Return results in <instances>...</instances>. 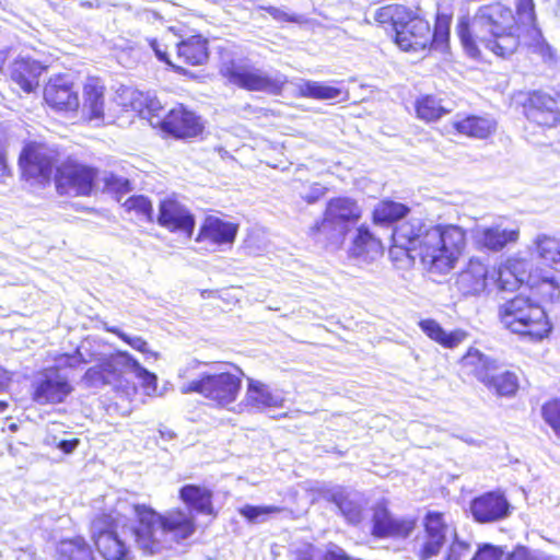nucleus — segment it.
I'll return each mask as SVG.
<instances>
[{
	"instance_id": "nucleus-1",
	"label": "nucleus",
	"mask_w": 560,
	"mask_h": 560,
	"mask_svg": "<svg viewBox=\"0 0 560 560\" xmlns=\"http://www.w3.org/2000/svg\"><path fill=\"white\" fill-rule=\"evenodd\" d=\"M392 240L389 256L394 262L412 265L418 259L429 273L446 275L463 254L467 234L456 224L412 218L394 228Z\"/></svg>"
},
{
	"instance_id": "nucleus-2",
	"label": "nucleus",
	"mask_w": 560,
	"mask_h": 560,
	"mask_svg": "<svg viewBox=\"0 0 560 560\" xmlns=\"http://www.w3.org/2000/svg\"><path fill=\"white\" fill-rule=\"evenodd\" d=\"M455 31L464 51L476 60L483 58V49L498 58L510 59L523 46L516 10L502 1L482 4L471 16H460Z\"/></svg>"
},
{
	"instance_id": "nucleus-3",
	"label": "nucleus",
	"mask_w": 560,
	"mask_h": 560,
	"mask_svg": "<svg viewBox=\"0 0 560 560\" xmlns=\"http://www.w3.org/2000/svg\"><path fill=\"white\" fill-rule=\"evenodd\" d=\"M374 20L394 32V43L401 50L445 52L450 48L453 20L450 13L438 12L431 27L429 21L411 8L390 3L377 9Z\"/></svg>"
},
{
	"instance_id": "nucleus-4",
	"label": "nucleus",
	"mask_w": 560,
	"mask_h": 560,
	"mask_svg": "<svg viewBox=\"0 0 560 560\" xmlns=\"http://www.w3.org/2000/svg\"><path fill=\"white\" fill-rule=\"evenodd\" d=\"M533 298L516 294L498 308L502 326L522 340L540 342L549 337L552 324L540 302H552L560 294L558 282L552 277L542 276L535 269L527 285Z\"/></svg>"
},
{
	"instance_id": "nucleus-5",
	"label": "nucleus",
	"mask_w": 560,
	"mask_h": 560,
	"mask_svg": "<svg viewBox=\"0 0 560 560\" xmlns=\"http://www.w3.org/2000/svg\"><path fill=\"white\" fill-rule=\"evenodd\" d=\"M135 523L130 528L133 541L145 556L170 549L172 542L182 544L195 535L196 518L179 506L161 513L148 504L132 505Z\"/></svg>"
},
{
	"instance_id": "nucleus-6",
	"label": "nucleus",
	"mask_w": 560,
	"mask_h": 560,
	"mask_svg": "<svg viewBox=\"0 0 560 560\" xmlns=\"http://www.w3.org/2000/svg\"><path fill=\"white\" fill-rule=\"evenodd\" d=\"M515 108L526 119L528 138L537 144H550L540 139L560 126V105L556 96L544 90H523L513 94Z\"/></svg>"
},
{
	"instance_id": "nucleus-7",
	"label": "nucleus",
	"mask_w": 560,
	"mask_h": 560,
	"mask_svg": "<svg viewBox=\"0 0 560 560\" xmlns=\"http://www.w3.org/2000/svg\"><path fill=\"white\" fill-rule=\"evenodd\" d=\"M362 208L357 199L335 196L326 202L323 215L308 230L316 242L331 243L336 237L345 240L350 230L362 219Z\"/></svg>"
},
{
	"instance_id": "nucleus-8",
	"label": "nucleus",
	"mask_w": 560,
	"mask_h": 560,
	"mask_svg": "<svg viewBox=\"0 0 560 560\" xmlns=\"http://www.w3.org/2000/svg\"><path fill=\"white\" fill-rule=\"evenodd\" d=\"M120 520L114 510H102L90 521V539L101 560H132L130 544L118 533Z\"/></svg>"
},
{
	"instance_id": "nucleus-9",
	"label": "nucleus",
	"mask_w": 560,
	"mask_h": 560,
	"mask_svg": "<svg viewBox=\"0 0 560 560\" xmlns=\"http://www.w3.org/2000/svg\"><path fill=\"white\" fill-rule=\"evenodd\" d=\"M233 371L203 373L188 382L182 389L184 394L197 393L218 408L235 402L241 394L243 370L231 364Z\"/></svg>"
},
{
	"instance_id": "nucleus-10",
	"label": "nucleus",
	"mask_w": 560,
	"mask_h": 560,
	"mask_svg": "<svg viewBox=\"0 0 560 560\" xmlns=\"http://www.w3.org/2000/svg\"><path fill=\"white\" fill-rule=\"evenodd\" d=\"M98 177L97 167L68 156L56 167L54 184L61 196L90 197L97 188Z\"/></svg>"
},
{
	"instance_id": "nucleus-11",
	"label": "nucleus",
	"mask_w": 560,
	"mask_h": 560,
	"mask_svg": "<svg viewBox=\"0 0 560 560\" xmlns=\"http://www.w3.org/2000/svg\"><path fill=\"white\" fill-rule=\"evenodd\" d=\"M194 15L186 14L167 31L179 40L175 45L177 59L187 67H202L210 59V43L207 36L196 31Z\"/></svg>"
},
{
	"instance_id": "nucleus-12",
	"label": "nucleus",
	"mask_w": 560,
	"mask_h": 560,
	"mask_svg": "<svg viewBox=\"0 0 560 560\" xmlns=\"http://www.w3.org/2000/svg\"><path fill=\"white\" fill-rule=\"evenodd\" d=\"M219 73L238 89L270 95H281L287 83L282 77H271L252 65H241L235 60L222 62Z\"/></svg>"
},
{
	"instance_id": "nucleus-13",
	"label": "nucleus",
	"mask_w": 560,
	"mask_h": 560,
	"mask_svg": "<svg viewBox=\"0 0 560 560\" xmlns=\"http://www.w3.org/2000/svg\"><path fill=\"white\" fill-rule=\"evenodd\" d=\"M450 528L445 512L428 510L421 520V532L412 539V552L417 560L439 557L447 542Z\"/></svg>"
},
{
	"instance_id": "nucleus-14",
	"label": "nucleus",
	"mask_w": 560,
	"mask_h": 560,
	"mask_svg": "<svg viewBox=\"0 0 560 560\" xmlns=\"http://www.w3.org/2000/svg\"><path fill=\"white\" fill-rule=\"evenodd\" d=\"M156 130L166 139L194 141L203 137L206 122L195 109L184 103H176L159 119Z\"/></svg>"
},
{
	"instance_id": "nucleus-15",
	"label": "nucleus",
	"mask_w": 560,
	"mask_h": 560,
	"mask_svg": "<svg viewBox=\"0 0 560 560\" xmlns=\"http://www.w3.org/2000/svg\"><path fill=\"white\" fill-rule=\"evenodd\" d=\"M58 158L56 148L43 141L28 140L19 153L18 165L24 178L49 184L54 180Z\"/></svg>"
},
{
	"instance_id": "nucleus-16",
	"label": "nucleus",
	"mask_w": 560,
	"mask_h": 560,
	"mask_svg": "<svg viewBox=\"0 0 560 560\" xmlns=\"http://www.w3.org/2000/svg\"><path fill=\"white\" fill-rule=\"evenodd\" d=\"M517 32L525 33L526 46L532 55L537 56L544 63L555 65L558 61L556 49L546 40L538 25L536 4L534 0H515Z\"/></svg>"
},
{
	"instance_id": "nucleus-17",
	"label": "nucleus",
	"mask_w": 560,
	"mask_h": 560,
	"mask_svg": "<svg viewBox=\"0 0 560 560\" xmlns=\"http://www.w3.org/2000/svg\"><path fill=\"white\" fill-rule=\"evenodd\" d=\"M132 355L117 350L98 360L83 374L82 381L89 387L114 385L120 387L125 381V373L130 370Z\"/></svg>"
},
{
	"instance_id": "nucleus-18",
	"label": "nucleus",
	"mask_w": 560,
	"mask_h": 560,
	"mask_svg": "<svg viewBox=\"0 0 560 560\" xmlns=\"http://www.w3.org/2000/svg\"><path fill=\"white\" fill-rule=\"evenodd\" d=\"M43 101L57 113L78 112L80 108L79 93L74 82L67 73L51 75L44 84Z\"/></svg>"
},
{
	"instance_id": "nucleus-19",
	"label": "nucleus",
	"mask_w": 560,
	"mask_h": 560,
	"mask_svg": "<svg viewBox=\"0 0 560 560\" xmlns=\"http://www.w3.org/2000/svg\"><path fill=\"white\" fill-rule=\"evenodd\" d=\"M156 222L168 232L183 234L187 238H191L196 225L195 215L175 195L159 202Z\"/></svg>"
},
{
	"instance_id": "nucleus-20",
	"label": "nucleus",
	"mask_w": 560,
	"mask_h": 560,
	"mask_svg": "<svg viewBox=\"0 0 560 560\" xmlns=\"http://www.w3.org/2000/svg\"><path fill=\"white\" fill-rule=\"evenodd\" d=\"M48 66L32 58L18 56L11 60L3 71L5 78L23 93H35L40 86V80Z\"/></svg>"
},
{
	"instance_id": "nucleus-21",
	"label": "nucleus",
	"mask_w": 560,
	"mask_h": 560,
	"mask_svg": "<svg viewBox=\"0 0 560 560\" xmlns=\"http://www.w3.org/2000/svg\"><path fill=\"white\" fill-rule=\"evenodd\" d=\"M534 269L523 257L510 256L491 268V281L502 291H517L527 287Z\"/></svg>"
},
{
	"instance_id": "nucleus-22",
	"label": "nucleus",
	"mask_w": 560,
	"mask_h": 560,
	"mask_svg": "<svg viewBox=\"0 0 560 560\" xmlns=\"http://www.w3.org/2000/svg\"><path fill=\"white\" fill-rule=\"evenodd\" d=\"M417 527L415 517L396 518L385 503L373 508L371 535L375 538H408Z\"/></svg>"
},
{
	"instance_id": "nucleus-23",
	"label": "nucleus",
	"mask_w": 560,
	"mask_h": 560,
	"mask_svg": "<svg viewBox=\"0 0 560 560\" xmlns=\"http://www.w3.org/2000/svg\"><path fill=\"white\" fill-rule=\"evenodd\" d=\"M470 513L479 524L494 523L511 514V505L501 491H488L470 501Z\"/></svg>"
},
{
	"instance_id": "nucleus-24",
	"label": "nucleus",
	"mask_w": 560,
	"mask_h": 560,
	"mask_svg": "<svg viewBox=\"0 0 560 560\" xmlns=\"http://www.w3.org/2000/svg\"><path fill=\"white\" fill-rule=\"evenodd\" d=\"M73 392V386L65 376L43 373L32 385L31 398L40 406L59 405Z\"/></svg>"
},
{
	"instance_id": "nucleus-25",
	"label": "nucleus",
	"mask_w": 560,
	"mask_h": 560,
	"mask_svg": "<svg viewBox=\"0 0 560 560\" xmlns=\"http://www.w3.org/2000/svg\"><path fill=\"white\" fill-rule=\"evenodd\" d=\"M106 85L102 78L89 75L82 84L81 117L85 121H101L106 113Z\"/></svg>"
},
{
	"instance_id": "nucleus-26",
	"label": "nucleus",
	"mask_w": 560,
	"mask_h": 560,
	"mask_svg": "<svg viewBox=\"0 0 560 560\" xmlns=\"http://www.w3.org/2000/svg\"><path fill=\"white\" fill-rule=\"evenodd\" d=\"M213 491L198 483H185L178 489V500L190 514H200L215 518L218 510L213 503Z\"/></svg>"
},
{
	"instance_id": "nucleus-27",
	"label": "nucleus",
	"mask_w": 560,
	"mask_h": 560,
	"mask_svg": "<svg viewBox=\"0 0 560 560\" xmlns=\"http://www.w3.org/2000/svg\"><path fill=\"white\" fill-rule=\"evenodd\" d=\"M455 135L469 139L488 140L498 129V122L489 115L464 114L457 115L451 122Z\"/></svg>"
},
{
	"instance_id": "nucleus-28",
	"label": "nucleus",
	"mask_w": 560,
	"mask_h": 560,
	"mask_svg": "<svg viewBox=\"0 0 560 560\" xmlns=\"http://www.w3.org/2000/svg\"><path fill=\"white\" fill-rule=\"evenodd\" d=\"M238 232V224L224 221L214 215H207L198 230L196 242H208L213 245L233 244Z\"/></svg>"
},
{
	"instance_id": "nucleus-29",
	"label": "nucleus",
	"mask_w": 560,
	"mask_h": 560,
	"mask_svg": "<svg viewBox=\"0 0 560 560\" xmlns=\"http://www.w3.org/2000/svg\"><path fill=\"white\" fill-rule=\"evenodd\" d=\"M458 373L463 377H474L485 383L491 372L499 368V361L479 349L469 347L457 361Z\"/></svg>"
},
{
	"instance_id": "nucleus-30",
	"label": "nucleus",
	"mask_w": 560,
	"mask_h": 560,
	"mask_svg": "<svg viewBox=\"0 0 560 560\" xmlns=\"http://www.w3.org/2000/svg\"><path fill=\"white\" fill-rule=\"evenodd\" d=\"M383 253L384 245L382 240L366 224L359 225L351 240L349 247L350 256L363 260H373L382 256Z\"/></svg>"
},
{
	"instance_id": "nucleus-31",
	"label": "nucleus",
	"mask_w": 560,
	"mask_h": 560,
	"mask_svg": "<svg viewBox=\"0 0 560 560\" xmlns=\"http://www.w3.org/2000/svg\"><path fill=\"white\" fill-rule=\"evenodd\" d=\"M55 560H97L93 546L83 535H74L58 540Z\"/></svg>"
},
{
	"instance_id": "nucleus-32",
	"label": "nucleus",
	"mask_w": 560,
	"mask_h": 560,
	"mask_svg": "<svg viewBox=\"0 0 560 560\" xmlns=\"http://www.w3.org/2000/svg\"><path fill=\"white\" fill-rule=\"evenodd\" d=\"M422 332L432 341L445 349H455L468 338V332L462 328L446 331L435 319L425 318L418 323Z\"/></svg>"
},
{
	"instance_id": "nucleus-33",
	"label": "nucleus",
	"mask_w": 560,
	"mask_h": 560,
	"mask_svg": "<svg viewBox=\"0 0 560 560\" xmlns=\"http://www.w3.org/2000/svg\"><path fill=\"white\" fill-rule=\"evenodd\" d=\"M460 277L468 293L479 294L487 289L491 280V268L480 260H469Z\"/></svg>"
},
{
	"instance_id": "nucleus-34",
	"label": "nucleus",
	"mask_w": 560,
	"mask_h": 560,
	"mask_svg": "<svg viewBox=\"0 0 560 560\" xmlns=\"http://www.w3.org/2000/svg\"><path fill=\"white\" fill-rule=\"evenodd\" d=\"M483 385L498 396H513L517 393L520 384L515 372L499 368L491 372Z\"/></svg>"
},
{
	"instance_id": "nucleus-35",
	"label": "nucleus",
	"mask_w": 560,
	"mask_h": 560,
	"mask_svg": "<svg viewBox=\"0 0 560 560\" xmlns=\"http://www.w3.org/2000/svg\"><path fill=\"white\" fill-rule=\"evenodd\" d=\"M520 237L518 229H500L499 226H489L481 231L479 236L480 247L491 252H499L506 245L516 243Z\"/></svg>"
},
{
	"instance_id": "nucleus-36",
	"label": "nucleus",
	"mask_w": 560,
	"mask_h": 560,
	"mask_svg": "<svg viewBox=\"0 0 560 560\" xmlns=\"http://www.w3.org/2000/svg\"><path fill=\"white\" fill-rule=\"evenodd\" d=\"M245 399L248 406L257 409L281 406V399L266 384L253 378L248 380Z\"/></svg>"
},
{
	"instance_id": "nucleus-37",
	"label": "nucleus",
	"mask_w": 560,
	"mask_h": 560,
	"mask_svg": "<svg viewBox=\"0 0 560 560\" xmlns=\"http://www.w3.org/2000/svg\"><path fill=\"white\" fill-rule=\"evenodd\" d=\"M409 212L410 208L407 205L383 199L374 207L372 221L380 225L392 224L407 217Z\"/></svg>"
},
{
	"instance_id": "nucleus-38",
	"label": "nucleus",
	"mask_w": 560,
	"mask_h": 560,
	"mask_svg": "<svg viewBox=\"0 0 560 560\" xmlns=\"http://www.w3.org/2000/svg\"><path fill=\"white\" fill-rule=\"evenodd\" d=\"M415 112L420 120L433 122L448 113L441 100L432 94L420 95L415 102Z\"/></svg>"
},
{
	"instance_id": "nucleus-39",
	"label": "nucleus",
	"mask_w": 560,
	"mask_h": 560,
	"mask_svg": "<svg viewBox=\"0 0 560 560\" xmlns=\"http://www.w3.org/2000/svg\"><path fill=\"white\" fill-rule=\"evenodd\" d=\"M127 213H133L138 219L152 223L154 220L153 203L144 195H131L122 202Z\"/></svg>"
},
{
	"instance_id": "nucleus-40",
	"label": "nucleus",
	"mask_w": 560,
	"mask_h": 560,
	"mask_svg": "<svg viewBox=\"0 0 560 560\" xmlns=\"http://www.w3.org/2000/svg\"><path fill=\"white\" fill-rule=\"evenodd\" d=\"M341 94L337 86L327 85L316 81H305L299 86L298 96L313 100H331Z\"/></svg>"
},
{
	"instance_id": "nucleus-41",
	"label": "nucleus",
	"mask_w": 560,
	"mask_h": 560,
	"mask_svg": "<svg viewBox=\"0 0 560 560\" xmlns=\"http://www.w3.org/2000/svg\"><path fill=\"white\" fill-rule=\"evenodd\" d=\"M541 417L560 439V396L551 397L542 404Z\"/></svg>"
},
{
	"instance_id": "nucleus-42",
	"label": "nucleus",
	"mask_w": 560,
	"mask_h": 560,
	"mask_svg": "<svg viewBox=\"0 0 560 560\" xmlns=\"http://www.w3.org/2000/svg\"><path fill=\"white\" fill-rule=\"evenodd\" d=\"M538 255L550 262H560V241L552 236L542 235L536 241Z\"/></svg>"
},
{
	"instance_id": "nucleus-43",
	"label": "nucleus",
	"mask_w": 560,
	"mask_h": 560,
	"mask_svg": "<svg viewBox=\"0 0 560 560\" xmlns=\"http://www.w3.org/2000/svg\"><path fill=\"white\" fill-rule=\"evenodd\" d=\"M107 331L117 336L122 342L127 343L140 353L145 354L148 358H153L155 360L159 359L160 354L156 351H152L149 348L147 340L142 337H131L117 327L108 328Z\"/></svg>"
},
{
	"instance_id": "nucleus-44",
	"label": "nucleus",
	"mask_w": 560,
	"mask_h": 560,
	"mask_svg": "<svg viewBox=\"0 0 560 560\" xmlns=\"http://www.w3.org/2000/svg\"><path fill=\"white\" fill-rule=\"evenodd\" d=\"M104 191L115 195L117 198L128 194L132 189L130 179L115 173H108L103 178Z\"/></svg>"
},
{
	"instance_id": "nucleus-45",
	"label": "nucleus",
	"mask_w": 560,
	"mask_h": 560,
	"mask_svg": "<svg viewBox=\"0 0 560 560\" xmlns=\"http://www.w3.org/2000/svg\"><path fill=\"white\" fill-rule=\"evenodd\" d=\"M148 44L151 47V49L154 51L155 57L158 58L159 61L171 67L178 74L186 73V70L183 66L173 63L170 52H168L170 45L167 43H163L159 38L152 37V38L148 39Z\"/></svg>"
},
{
	"instance_id": "nucleus-46",
	"label": "nucleus",
	"mask_w": 560,
	"mask_h": 560,
	"mask_svg": "<svg viewBox=\"0 0 560 560\" xmlns=\"http://www.w3.org/2000/svg\"><path fill=\"white\" fill-rule=\"evenodd\" d=\"M335 503L342 516L351 524H358L362 520L360 505L346 497L335 498Z\"/></svg>"
},
{
	"instance_id": "nucleus-47",
	"label": "nucleus",
	"mask_w": 560,
	"mask_h": 560,
	"mask_svg": "<svg viewBox=\"0 0 560 560\" xmlns=\"http://www.w3.org/2000/svg\"><path fill=\"white\" fill-rule=\"evenodd\" d=\"M284 509L277 505L256 506L246 504L240 509V514L250 523H256L260 517L269 514L281 513Z\"/></svg>"
},
{
	"instance_id": "nucleus-48",
	"label": "nucleus",
	"mask_w": 560,
	"mask_h": 560,
	"mask_svg": "<svg viewBox=\"0 0 560 560\" xmlns=\"http://www.w3.org/2000/svg\"><path fill=\"white\" fill-rule=\"evenodd\" d=\"M130 371H133L136 376L141 381L144 389L155 392L158 389V376L143 368L137 359L132 357Z\"/></svg>"
},
{
	"instance_id": "nucleus-49",
	"label": "nucleus",
	"mask_w": 560,
	"mask_h": 560,
	"mask_svg": "<svg viewBox=\"0 0 560 560\" xmlns=\"http://www.w3.org/2000/svg\"><path fill=\"white\" fill-rule=\"evenodd\" d=\"M163 104L158 97H148L142 105L141 113L154 129H156L159 119L163 118Z\"/></svg>"
},
{
	"instance_id": "nucleus-50",
	"label": "nucleus",
	"mask_w": 560,
	"mask_h": 560,
	"mask_svg": "<svg viewBox=\"0 0 560 560\" xmlns=\"http://www.w3.org/2000/svg\"><path fill=\"white\" fill-rule=\"evenodd\" d=\"M504 550L501 546L489 542L478 545L470 560H502Z\"/></svg>"
},
{
	"instance_id": "nucleus-51",
	"label": "nucleus",
	"mask_w": 560,
	"mask_h": 560,
	"mask_svg": "<svg viewBox=\"0 0 560 560\" xmlns=\"http://www.w3.org/2000/svg\"><path fill=\"white\" fill-rule=\"evenodd\" d=\"M469 550V542L465 540H453L442 560H464Z\"/></svg>"
},
{
	"instance_id": "nucleus-52",
	"label": "nucleus",
	"mask_w": 560,
	"mask_h": 560,
	"mask_svg": "<svg viewBox=\"0 0 560 560\" xmlns=\"http://www.w3.org/2000/svg\"><path fill=\"white\" fill-rule=\"evenodd\" d=\"M261 10L267 12L273 20L280 23H301L303 21L301 15L287 12L272 5L262 7Z\"/></svg>"
},
{
	"instance_id": "nucleus-53",
	"label": "nucleus",
	"mask_w": 560,
	"mask_h": 560,
	"mask_svg": "<svg viewBox=\"0 0 560 560\" xmlns=\"http://www.w3.org/2000/svg\"><path fill=\"white\" fill-rule=\"evenodd\" d=\"M504 560H539L532 555L530 550L523 545H517L506 555Z\"/></svg>"
},
{
	"instance_id": "nucleus-54",
	"label": "nucleus",
	"mask_w": 560,
	"mask_h": 560,
	"mask_svg": "<svg viewBox=\"0 0 560 560\" xmlns=\"http://www.w3.org/2000/svg\"><path fill=\"white\" fill-rule=\"evenodd\" d=\"M320 560H352V558L339 546H331L326 549Z\"/></svg>"
},
{
	"instance_id": "nucleus-55",
	"label": "nucleus",
	"mask_w": 560,
	"mask_h": 560,
	"mask_svg": "<svg viewBox=\"0 0 560 560\" xmlns=\"http://www.w3.org/2000/svg\"><path fill=\"white\" fill-rule=\"evenodd\" d=\"M58 359H65V366L71 369L78 368L79 365L86 363V360L83 358L79 350H75L72 353L59 354Z\"/></svg>"
},
{
	"instance_id": "nucleus-56",
	"label": "nucleus",
	"mask_w": 560,
	"mask_h": 560,
	"mask_svg": "<svg viewBox=\"0 0 560 560\" xmlns=\"http://www.w3.org/2000/svg\"><path fill=\"white\" fill-rule=\"evenodd\" d=\"M0 175L1 176L11 175V171L8 165L5 149L3 145V137L1 135H0Z\"/></svg>"
},
{
	"instance_id": "nucleus-57",
	"label": "nucleus",
	"mask_w": 560,
	"mask_h": 560,
	"mask_svg": "<svg viewBox=\"0 0 560 560\" xmlns=\"http://www.w3.org/2000/svg\"><path fill=\"white\" fill-rule=\"evenodd\" d=\"M80 444V440L78 438H73L70 440H61L57 447L63 453V454H71Z\"/></svg>"
},
{
	"instance_id": "nucleus-58",
	"label": "nucleus",
	"mask_w": 560,
	"mask_h": 560,
	"mask_svg": "<svg viewBox=\"0 0 560 560\" xmlns=\"http://www.w3.org/2000/svg\"><path fill=\"white\" fill-rule=\"evenodd\" d=\"M13 373L0 365V392H5L10 387Z\"/></svg>"
},
{
	"instance_id": "nucleus-59",
	"label": "nucleus",
	"mask_w": 560,
	"mask_h": 560,
	"mask_svg": "<svg viewBox=\"0 0 560 560\" xmlns=\"http://www.w3.org/2000/svg\"><path fill=\"white\" fill-rule=\"evenodd\" d=\"M295 560H314V556L310 551H299Z\"/></svg>"
},
{
	"instance_id": "nucleus-60",
	"label": "nucleus",
	"mask_w": 560,
	"mask_h": 560,
	"mask_svg": "<svg viewBox=\"0 0 560 560\" xmlns=\"http://www.w3.org/2000/svg\"><path fill=\"white\" fill-rule=\"evenodd\" d=\"M9 406V404L4 400H0V410H4L7 409Z\"/></svg>"
}]
</instances>
